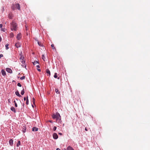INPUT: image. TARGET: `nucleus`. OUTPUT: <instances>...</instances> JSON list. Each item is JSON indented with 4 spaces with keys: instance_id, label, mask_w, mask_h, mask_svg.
<instances>
[{
    "instance_id": "nucleus-35",
    "label": "nucleus",
    "mask_w": 150,
    "mask_h": 150,
    "mask_svg": "<svg viewBox=\"0 0 150 150\" xmlns=\"http://www.w3.org/2000/svg\"><path fill=\"white\" fill-rule=\"evenodd\" d=\"M17 86L19 87H21V85L20 83H17Z\"/></svg>"
},
{
    "instance_id": "nucleus-19",
    "label": "nucleus",
    "mask_w": 150,
    "mask_h": 150,
    "mask_svg": "<svg viewBox=\"0 0 150 150\" xmlns=\"http://www.w3.org/2000/svg\"><path fill=\"white\" fill-rule=\"evenodd\" d=\"M38 43L40 47H43V45L42 43L41 42H40L39 41L38 42Z\"/></svg>"
},
{
    "instance_id": "nucleus-45",
    "label": "nucleus",
    "mask_w": 150,
    "mask_h": 150,
    "mask_svg": "<svg viewBox=\"0 0 150 150\" xmlns=\"http://www.w3.org/2000/svg\"><path fill=\"white\" fill-rule=\"evenodd\" d=\"M23 108H24V103L23 104Z\"/></svg>"
},
{
    "instance_id": "nucleus-38",
    "label": "nucleus",
    "mask_w": 150,
    "mask_h": 150,
    "mask_svg": "<svg viewBox=\"0 0 150 150\" xmlns=\"http://www.w3.org/2000/svg\"><path fill=\"white\" fill-rule=\"evenodd\" d=\"M48 122H50L51 123H52L53 122V121L52 120H49L48 121Z\"/></svg>"
},
{
    "instance_id": "nucleus-11",
    "label": "nucleus",
    "mask_w": 150,
    "mask_h": 150,
    "mask_svg": "<svg viewBox=\"0 0 150 150\" xmlns=\"http://www.w3.org/2000/svg\"><path fill=\"white\" fill-rule=\"evenodd\" d=\"M1 73L3 76H5L6 75V73L4 69H2L1 71Z\"/></svg>"
},
{
    "instance_id": "nucleus-21",
    "label": "nucleus",
    "mask_w": 150,
    "mask_h": 150,
    "mask_svg": "<svg viewBox=\"0 0 150 150\" xmlns=\"http://www.w3.org/2000/svg\"><path fill=\"white\" fill-rule=\"evenodd\" d=\"M51 47L52 48L53 50H56V48H55V47H54V44H52L51 45Z\"/></svg>"
},
{
    "instance_id": "nucleus-26",
    "label": "nucleus",
    "mask_w": 150,
    "mask_h": 150,
    "mask_svg": "<svg viewBox=\"0 0 150 150\" xmlns=\"http://www.w3.org/2000/svg\"><path fill=\"white\" fill-rule=\"evenodd\" d=\"M13 16L12 15L9 14L8 17L10 19H12Z\"/></svg>"
},
{
    "instance_id": "nucleus-18",
    "label": "nucleus",
    "mask_w": 150,
    "mask_h": 150,
    "mask_svg": "<svg viewBox=\"0 0 150 150\" xmlns=\"http://www.w3.org/2000/svg\"><path fill=\"white\" fill-rule=\"evenodd\" d=\"M54 76V78H57L58 79H60V77H57V73H55Z\"/></svg>"
},
{
    "instance_id": "nucleus-12",
    "label": "nucleus",
    "mask_w": 150,
    "mask_h": 150,
    "mask_svg": "<svg viewBox=\"0 0 150 150\" xmlns=\"http://www.w3.org/2000/svg\"><path fill=\"white\" fill-rule=\"evenodd\" d=\"M46 72L47 74V75L50 76V70L48 69H47L46 70Z\"/></svg>"
},
{
    "instance_id": "nucleus-36",
    "label": "nucleus",
    "mask_w": 150,
    "mask_h": 150,
    "mask_svg": "<svg viewBox=\"0 0 150 150\" xmlns=\"http://www.w3.org/2000/svg\"><path fill=\"white\" fill-rule=\"evenodd\" d=\"M3 57V55L2 54H0V59Z\"/></svg>"
},
{
    "instance_id": "nucleus-31",
    "label": "nucleus",
    "mask_w": 150,
    "mask_h": 150,
    "mask_svg": "<svg viewBox=\"0 0 150 150\" xmlns=\"http://www.w3.org/2000/svg\"><path fill=\"white\" fill-rule=\"evenodd\" d=\"M42 59L45 61V57L44 55L43 54L42 56Z\"/></svg>"
},
{
    "instance_id": "nucleus-50",
    "label": "nucleus",
    "mask_w": 150,
    "mask_h": 150,
    "mask_svg": "<svg viewBox=\"0 0 150 150\" xmlns=\"http://www.w3.org/2000/svg\"><path fill=\"white\" fill-rule=\"evenodd\" d=\"M63 126H64V124L63 125Z\"/></svg>"
},
{
    "instance_id": "nucleus-27",
    "label": "nucleus",
    "mask_w": 150,
    "mask_h": 150,
    "mask_svg": "<svg viewBox=\"0 0 150 150\" xmlns=\"http://www.w3.org/2000/svg\"><path fill=\"white\" fill-rule=\"evenodd\" d=\"M8 45H9L8 43L6 44L5 45L6 49L7 50L9 49V47H8Z\"/></svg>"
},
{
    "instance_id": "nucleus-15",
    "label": "nucleus",
    "mask_w": 150,
    "mask_h": 150,
    "mask_svg": "<svg viewBox=\"0 0 150 150\" xmlns=\"http://www.w3.org/2000/svg\"><path fill=\"white\" fill-rule=\"evenodd\" d=\"M11 110L13 112H16V109L14 108V107H11Z\"/></svg>"
},
{
    "instance_id": "nucleus-32",
    "label": "nucleus",
    "mask_w": 150,
    "mask_h": 150,
    "mask_svg": "<svg viewBox=\"0 0 150 150\" xmlns=\"http://www.w3.org/2000/svg\"><path fill=\"white\" fill-rule=\"evenodd\" d=\"M32 102L33 104H35V99L34 98H33Z\"/></svg>"
},
{
    "instance_id": "nucleus-47",
    "label": "nucleus",
    "mask_w": 150,
    "mask_h": 150,
    "mask_svg": "<svg viewBox=\"0 0 150 150\" xmlns=\"http://www.w3.org/2000/svg\"><path fill=\"white\" fill-rule=\"evenodd\" d=\"M8 101L9 102H10V100H9V99H8Z\"/></svg>"
},
{
    "instance_id": "nucleus-51",
    "label": "nucleus",
    "mask_w": 150,
    "mask_h": 150,
    "mask_svg": "<svg viewBox=\"0 0 150 150\" xmlns=\"http://www.w3.org/2000/svg\"><path fill=\"white\" fill-rule=\"evenodd\" d=\"M32 107H33V105H32Z\"/></svg>"
},
{
    "instance_id": "nucleus-16",
    "label": "nucleus",
    "mask_w": 150,
    "mask_h": 150,
    "mask_svg": "<svg viewBox=\"0 0 150 150\" xmlns=\"http://www.w3.org/2000/svg\"><path fill=\"white\" fill-rule=\"evenodd\" d=\"M67 150H74L71 146H69L67 148Z\"/></svg>"
},
{
    "instance_id": "nucleus-33",
    "label": "nucleus",
    "mask_w": 150,
    "mask_h": 150,
    "mask_svg": "<svg viewBox=\"0 0 150 150\" xmlns=\"http://www.w3.org/2000/svg\"><path fill=\"white\" fill-rule=\"evenodd\" d=\"M25 79V76H22L20 78V79L21 80H23Z\"/></svg>"
},
{
    "instance_id": "nucleus-25",
    "label": "nucleus",
    "mask_w": 150,
    "mask_h": 150,
    "mask_svg": "<svg viewBox=\"0 0 150 150\" xmlns=\"http://www.w3.org/2000/svg\"><path fill=\"white\" fill-rule=\"evenodd\" d=\"M25 59L24 57L23 56H22V55H21V56L20 57V60L21 61V60H23V59Z\"/></svg>"
},
{
    "instance_id": "nucleus-9",
    "label": "nucleus",
    "mask_w": 150,
    "mask_h": 150,
    "mask_svg": "<svg viewBox=\"0 0 150 150\" xmlns=\"http://www.w3.org/2000/svg\"><path fill=\"white\" fill-rule=\"evenodd\" d=\"M16 8L18 10H20V5L19 4H16Z\"/></svg>"
},
{
    "instance_id": "nucleus-40",
    "label": "nucleus",
    "mask_w": 150,
    "mask_h": 150,
    "mask_svg": "<svg viewBox=\"0 0 150 150\" xmlns=\"http://www.w3.org/2000/svg\"><path fill=\"white\" fill-rule=\"evenodd\" d=\"M37 70L39 71H41V69H37Z\"/></svg>"
},
{
    "instance_id": "nucleus-28",
    "label": "nucleus",
    "mask_w": 150,
    "mask_h": 150,
    "mask_svg": "<svg viewBox=\"0 0 150 150\" xmlns=\"http://www.w3.org/2000/svg\"><path fill=\"white\" fill-rule=\"evenodd\" d=\"M55 92L57 94L59 93V92L58 90V89L57 88H55Z\"/></svg>"
},
{
    "instance_id": "nucleus-37",
    "label": "nucleus",
    "mask_w": 150,
    "mask_h": 150,
    "mask_svg": "<svg viewBox=\"0 0 150 150\" xmlns=\"http://www.w3.org/2000/svg\"><path fill=\"white\" fill-rule=\"evenodd\" d=\"M27 97H24V100H26V99H27Z\"/></svg>"
},
{
    "instance_id": "nucleus-1",
    "label": "nucleus",
    "mask_w": 150,
    "mask_h": 150,
    "mask_svg": "<svg viewBox=\"0 0 150 150\" xmlns=\"http://www.w3.org/2000/svg\"><path fill=\"white\" fill-rule=\"evenodd\" d=\"M52 117L54 120H56V122L61 123V117L58 112H57L55 114H53L52 115Z\"/></svg>"
},
{
    "instance_id": "nucleus-4",
    "label": "nucleus",
    "mask_w": 150,
    "mask_h": 150,
    "mask_svg": "<svg viewBox=\"0 0 150 150\" xmlns=\"http://www.w3.org/2000/svg\"><path fill=\"white\" fill-rule=\"evenodd\" d=\"M22 37L21 34L20 33L18 34L16 38L18 40H19Z\"/></svg>"
},
{
    "instance_id": "nucleus-49",
    "label": "nucleus",
    "mask_w": 150,
    "mask_h": 150,
    "mask_svg": "<svg viewBox=\"0 0 150 150\" xmlns=\"http://www.w3.org/2000/svg\"><path fill=\"white\" fill-rule=\"evenodd\" d=\"M26 30H27V27H26Z\"/></svg>"
},
{
    "instance_id": "nucleus-23",
    "label": "nucleus",
    "mask_w": 150,
    "mask_h": 150,
    "mask_svg": "<svg viewBox=\"0 0 150 150\" xmlns=\"http://www.w3.org/2000/svg\"><path fill=\"white\" fill-rule=\"evenodd\" d=\"M32 63L34 65L36 64L37 63H38V64L39 63V62L37 61H35L34 62H32Z\"/></svg>"
},
{
    "instance_id": "nucleus-41",
    "label": "nucleus",
    "mask_w": 150,
    "mask_h": 150,
    "mask_svg": "<svg viewBox=\"0 0 150 150\" xmlns=\"http://www.w3.org/2000/svg\"><path fill=\"white\" fill-rule=\"evenodd\" d=\"M3 25L2 24H0V28H1L2 27Z\"/></svg>"
},
{
    "instance_id": "nucleus-22",
    "label": "nucleus",
    "mask_w": 150,
    "mask_h": 150,
    "mask_svg": "<svg viewBox=\"0 0 150 150\" xmlns=\"http://www.w3.org/2000/svg\"><path fill=\"white\" fill-rule=\"evenodd\" d=\"M21 144V142L19 140L18 141V143L17 144L16 146L17 147H18Z\"/></svg>"
},
{
    "instance_id": "nucleus-2",
    "label": "nucleus",
    "mask_w": 150,
    "mask_h": 150,
    "mask_svg": "<svg viewBox=\"0 0 150 150\" xmlns=\"http://www.w3.org/2000/svg\"><path fill=\"white\" fill-rule=\"evenodd\" d=\"M18 28L17 23L14 21H12L11 23L10 28L12 31H16Z\"/></svg>"
},
{
    "instance_id": "nucleus-10",
    "label": "nucleus",
    "mask_w": 150,
    "mask_h": 150,
    "mask_svg": "<svg viewBox=\"0 0 150 150\" xmlns=\"http://www.w3.org/2000/svg\"><path fill=\"white\" fill-rule=\"evenodd\" d=\"M26 127L25 126H24L22 127V131L23 132L25 133L26 131Z\"/></svg>"
},
{
    "instance_id": "nucleus-7",
    "label": "nucleus",
    "mask_w": 150,
    "mask_h": 150,
    "mask_svg": "<svg viewBox=\"0 0 150 150\" xmlns=\"http://www.w3.org/2000/svg\"><path fill=\"white\" fill-rule=\"evenodd\" d=\"M6 70L7 72L8 73H10V74L12 73V70L10 68H7Z\"/></svg>"
},
{
    "instance_id": "nucleus-43",
    "label": "nucleus",
    "mask_w": 150,
    "mask_h": 150,
    "mask_svg": "<svg viewBox=\"0 0 150 150\" xmlns=\"http://www.w3.org/2000/svg\"><path fill=\"white\" fill-rule=\"evenodd\" d=\"M2 40L1 38V36H0V42H1V40Z\"/></svg>"
},
{
    "instance_id": "nucleus-30",
    "label": "nucleus",
    "mask_w": 150,
    "mask_h": 150,
    "mask_svg": "<svg viewBox=\"0 0 150 150\" xmlns=\"http://www.w3.org/2000/svg\"><path fill=\"white\" fill-rule=\"evenodd\" d=\"M13 103H14V104H15V106L16 107H18V105L17 104V103H16L15 100H14L13 101Z\"/></svg>"
},
{
    "instance_id": "nucleus-39",
    "label": "nucleus",
    "mask_w": 150,
    "mask_h": 150,
    "mask_svg": "<svg viewBox=\"0 0 150 150\" xmlns=\"http://www.w3.org/2000/svg\"><path fill=\"white\" fill-rule=\"evenodd\" d=\"M36 67H37L38 68H40V66L39 65H37L36 66Z\"/></svg>"
},
{
    "instance_id": "nucleus-17",
    "label": "nucleus",
    "mask_w": 150,
    "mask_h": 150,
    "mask_svg": "<svg viewBox=\"0 0 150 150\" xmlns=\"http://www.w3.org/2000/svg\"><path fill=\"white\" fill-rule=\"evenodd\" d=\"M15 94L17 96H18L19 97H21V96L19 92L18 91L15 92Z\"/></svg>"
},
{
    "instance_id": "nucleus-29",
    "label": "nucleus",
    "mask_w": 150,
    "mask_h": 150,
    "mask_svg": "<svg viewBox=\"0 0 150 150\" xmlns=\"http://www.w3.org/2000/svg\"><path fill=\"white\" fill-rule=\"evenodd\" d=\"M10 35V37H13L14 36V34H13V33H11L10 34V35Z\"/></svg>"
},
{
    "instance_id": "nucleus-3",
    "label": "nucleus",
    "mask_w": 150,
    "mask_h": 150,
    "mask_svg": "<svg viewBox=\"0 0 150 150\" xmlns=\"http://www.w3.org/2000/svg\"><path fill=\"white\" fill-rule=\"evenodd\" d=\"M20 62L22 63L21 66L23 67H24L26 69V64L25 63V59L21 60V61H20Z\"/></svg>"
},
{
    "instance_id": "nucleus-20",
    "label": "nucleus",
    "mask_w": 150,
    "mask_h": 150,
    "mask_svg": "<svg viewBox=\"0 0 150 150\" xmlns=\"http://www.w3.org/2000/svg\"><path fill=\"white\" fill-rule=\"evenodd\" d=\"M25 93V90H24V88H23V90L21 91V94L22 95H23L24 93Z\"/></svg>"
},
{
    "instance_id": "nucleus-24",
    "label": "nucleus",
    "mask_w": 150,
    "mask_h": 150,
    "mask_svg": "<svg viewBox=\"0 0 150 150\" xmlns=\"http://www.w3.org/2000/svg\"><path fill=\"white\" fill-rule=\"evenodd\" d=\"M27 98L26 100V104L27 105H28L29 104V101H28V96H27Z\"/></svg>"
},
{
    "instance_id": "nucleus-14",
    "label": "nucleus",
    "mask_w": 150,
    "mask_h": 150,
    "mask_svg": "<svg viewBox=\"0 0 150 150\" xmlns=\"http://www.w3.org/2000/svg\"><path fill=\"white\" fill-rule=\"evenodd\" d=\"M11 8L12 10H14L16 8V4H12V6H11Z\"/></svg>"
},
{
    "instance_id": "nucleus-46",
    "label": "nucleus",
    "mask_w": 150,
    "mask_h": 150,
    "mask_svg": "<svg viewBox=\"0 0 150 150\" xmlns=\"http://www.w3.org/2000/svg\"><path fill=\"white\" fill-rule=\"evenodd\" d=\"M56 150H60V149L59 148H57Z\"/></svg>"
},
{
    "instance_id": "nucleus-8",
    "label": "nucleus",
    "mask_w": 150,
    "mask_h": 150,
    "mask_svg": "<svg viewBox=\"0 0 150 150\" xmlns=\"http://www.w3.org/2000/svg\"><path fill=\"white\" fill-rule=\"evenodd\" d=\"M9 144L11 146H13V140L12 139H10L9 141Z\"/></svg>"
},
{
    "instance_id": "nucleus-13",
    "label": "nucleus",
    "mask_w": 150,
    "mask_h": 150,
    "mask_svg": "<svg viewBox=\"0 0 150 150\" xmlns=\"http://www.w3.org/2000/svg\"><path fill=\"white\" fill-rule=\"evenodd\" d=\"M38 128L35 127H33L32 128L33 131H38Z\"/></svg>"
},
{
    "instance_id": "nucleus-48",
    "label": "nucleus",
    "mask_w": 150,
    "mask_h": 150,
    "mask_svg": "<svg viewBox=\"0 0 150 150\" xmlns=\"http://www.w3.org/2000/svg\"><path fill=\"white\" fill-rule=\"evenodd\" d=\"M4 10V8H3V11Z\"/></svg>"
},
{
    "instance_id": "nucleus-52",
    "label": "nucleus",
    "mask_w": 150,
    "mask_h": 150,
    "mask_svg": "<svg viewBox=\"0 0 150 150\" xmlns=\"http://www.w3.org/2000/svg\"><path fill=\"white\" fill-rule=\"evenodd\" d=\"M65 150H66V149H65Z\"/></svg>"
},
{
    "instance_id": "nucleus-44",
    "label": "nucleus",
    "mask_w": 150,
    "mask_h": 150,
    "mask_svg": "<svg viewBox=\"0 0 150 150\" xmlns=\"http://www.w3.org/2000/svg\"><path fill=\"white\" fill-rule=\"evenodd\" d=\"M85 130L86 131H87L88 130L87 129V128H86H86H85Z\"/></svg>"
},
{
    "instance_id": "nucleus-6",
    "label": "nucleus",
    "mask_w": 150,
    "mask_h": 150,
    "mask_svg": "<svg viewBox=\"0 0 150 150\" xmlns=\"http://www.w3.org/2000/svg\"><path fill=\"white\" fill-rule=\"evenodd\" d=\"M15 46L17 47V48H18L19 47H20L21 46V45L20 43L19 42H17L15 44Z\"/></svg>"
},
{
    "instance_id": "nucleus-42",
    "label": "nucleus",
    "mask_w": 150,
    "mask_h": 150,
    "mask_svg": "<svg viewBox=\"0 0 150 150\" xmlns=\"http://www.w3.org/2000/svg\"><path fill=\"white\" fill-rule=\"evenodd\" d=\"M58 134H59L60 135H62V133H60V132Z\"/></svg>"
},
{
    "instance_id": "nucleus-5",
    "label": "nucleus",
    "mask_w": 150,
    "mask_h": 150,
    "mask_svg": "<svg viewBox=\"0 0 150 150\" xmlns=\"http://www.w3.org/2000/svg\"><path fill=\"white\" fill-rule=\"evenodd\" d=\"M53 137L54 139H57L58 138V136L57 133H54L53 134Z\"/></svg>"
},
{
    "instance_id": "nucleus-34",
    "label": "nucleus",
    "mask_w": 150,
    "mask_h": 150,
    "mask_svg": "<svg viewBox=\"0 0 150 150\" xmlns=\"http://www.w3.org/2000/svg\"><path fill=\"white\" fill-rule=\"evenodd\" d=\"M57 129V127L56 126H54L53 128V130L54 131H55Z\"/></svg>"
}]
</instances>
